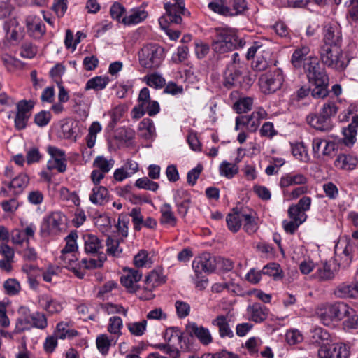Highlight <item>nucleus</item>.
Masks as SVG:
<instances>
[{"instance_id": "obj_1", "label": "nucleus", "mask_w": 358, "mask_h": 358, "mask_svg": "<svg viewBox=\"0 0 358 358\" xmlns=\"http://www.w3.org/2000/svg\"><path fill=\"white\" fill-rule=\"evenodd\" d=\"M308 81L313 87L311 96L315 99H324L329 94V78L325 68L317 57H309V62L304 64Z\"/></svg>"}, {"instance_id": "obj_2", "label": "nucleus", "mask_w": 358, "mask_h": 358, "mask_svg": "<svg viewBox=\"0 0 358 358\" xmlns=\"http://www.w3.org/2000/svg\"><path fill=\"white\" fill-rule=\"evenodd\" d=\"M245 42L238 38L236 32L228 27L215 28V36L212 42V49L217 59L228 57L226 55L236 48H243Z\"/></svg>"}, {"instance_id": "obj_3", "label": "nucleus", "mask_w": 358, "mask_h": 358, "mask_svg": "<svg viewBox=\"0 0 358 358\" xmlns=\"http://www.w3.org/2000/svg\"><path fill=\"white\" fill-rule=\"evenodd\" d=\"M320 59L324 66L342 71L349 63V59L343 52L341 46L322 45L320 50Z\"/></svg>"}, {"instance_id": "obj_4", "label": "nucleus", "mask_w": 358, "mask_h": 358, "mask_svg": "<svg viewBox=\"0 0 358 358\" xmlns=\"http://www.w3.org/2000/svg\"><path fill=\"white\" fill-rule=\"evenodd\" d=\"M165 58V50L157 43L144 45L138 52L140 65L147 69H158Z\"/></svg>"}, {"instance_id": "obj_5", "label": "nucleus", "mask_w": 358, "mask_h": 358, "mask_svg": "<svg viewBox=\"0 0 358 358\" xmlns=\"http://www.w3.org/2000/svg\"><path fill=\"white\" fill-rule=\"evenodd\" d=\"M284 81L283 72L275 64L271 66L268 71L261 75L259 79L260 88L266 94H273L280 90Z\"/></svg>"}, {"instance_id": "obj_6", "label": "nucleus", "mask_w": 358, "mask_h": 358, "mask_svg": "<svg viewBox=\"0 0 358 358\" xmlns=\"http://www.w3.org/2000/svg\"><path fill=\"white\" fill-rule=\"evenodd\" d=\"M65 216L60 212H52L49 215L43 217L40 227V234L42 237H46L51 234L60 231L64 224Z\"/></svg>"}, {"instance_id": "obj_7", "label": "nucleus", "mask_w": 358, "mask_h": 358, "mask_svg": "<svg viewBox=\"0 0 358 358\" xmlns=\"http://www.w3.org/2000/svg\"><path fill=\"white\" fill-rule=\"evenodd\" d=\"M266 113L264 110L254 111L248 115H239L236 117L235 130L238 131L241 127H245L250 132L257 130L260 121L266 117Z\"/></svg>"}, {"instance_id": "obj_8", "label": "nucleus", "mask_w": 358, "mask_h": 358, "mask_svg": "<svg viewBox=\"0 0 358 358\" xmlns=\"http://www.w3.org/2000/svg\"><path fill=\"white\" fill-rule=\"evenodd\" d=\"M319 358H349L350 348L342 343L321 346L317 352Z\"/></svg>"}, {"instance_id": "obj_9", "label": "nucleus", "mask_w": 358, "mask_h": 358, "mask_svg": "<svg viewBox=\"0 0 358 358\" xmlns=\"http://www.w3.org/2000/svg\"><path fill=\"white\" fill-rule=\"evenodd\" d=\"M194 273H212L216 270L215 257L209 252H203L192 262Z\"/></svg>"}, {"instance_id": "obj_10", "label": "nucleus", "mask_w": 358, "mask_h": 358, "mask_svg": "<svg viewBox=\"0 0 358 358\" xmlns=\"http://www.w3.org/2000/svg\"><path fill=\"white\" fill-rule=\"evenodd\" d=\"M166 15L159 19L160 25L166 24H179L182 22L181 15L185 14V8L184 6L175 5L171 3H164Z\"/></svg>"}, {"instance_id": "obj_11", "label": "nucleus", "mask_w": 358, "mask_h": 358, "mask_svg": "<svg viewBox=\"0 0 358 358\" xmlns=\"http://www.w3.org/2000/svg\"><path fill=\"white\" fill-rule=\"evenodd\" d=\"M173 201L177 213L182 218H185L192 203V196L189 191L178 189L173 194Z\"/></svg>"}, {"instance_id": "obj_12", "label": "nucleus", "mask_w": 358, "mask_h": 358, "mask_svg": "<svg viewBox=\"0 0 358 358\" xmlns=\"http://www.w3.org/2000/svg\"><path fill=\"white\" fill-rule=\"evenodd\" d=\"M124 274L120 278V282L129 293H136L140 290V286L135 283L139 282L143 274L135 268H124Z\"/></svg>"}, {"instance_id": "obj_13", "label": "nucleus", "mask_w": 358, "mask_h": 358, "mask_svg": "<svg viewBox=\"0 0 358 358\" xmlns=\"http://www.w3.org/2000/svg\"><path fill=\"white\" fill-rule=\"evenodd\" d=\"M84 251L87 255L96 256L103 252L104 244L97 236L86 234L83 235Z\"/></svg>"}, {"instance_id": "obj_14", "label": "nucleus", "mask_w": 358, "mask_h": 358, "mask_svg": "<svg viewBox=\"0 0 358 358\" xmlns=\"http://www.w3.org/2000/svg\"><path fill=\"white\" fill-rule=\"evenodd\" d=\"M186 331L191 336H194L199 342L203 345H208L213 341L212 336L208 328L203 326H199L195 322L188 323L186 324Z\"/></svg>"}, {"instance_id": "obj_15", "label": "nucleus", "mask_w": 358, "mask_h": 358, "mask_svg": "<svg viewBox=\"0 0 358 358\" xmlns=\"http://www.w3.org/2000/svg\"><path fill=\"white\" fill-rule=\"evenodd\" d=\"M306 121L310 127L318 131H329L333 128L331 119L326 117L320 112L318 114L308 115L306 117Z\"/></svg>"}, {"instance_id": "obj_16", "label": "nucleus", "mask_w": 358, "mask_h": 358, "mask_svg": "<svg viewBox=\"0 0 358 358\" xmlns=\"http://www.w3.org/2000/svg\"><path fill=\"white\" fill-rule=\"evenodd\" d=\"M355 282L342 283L334 290L335 295L338 298H358V271L355 275Z\"/></svg>"}, {"instance_id": "obj_17", "label": "nucleus", "mask_w": 358, "mask_h": 358, "mask_svg": "<svg viewBox=\"0 0 358 358\" xmlns=\"http://www.w3.org/2000/svg\"><path fill=\"white\" fill-rule=\"evenodd\" d=\"M241 71L234 66L227 64L223 73L222 85L230 90L241 84Z\"/></svg>"}, {"instance_id": "obj_18", "label": "nucleus", "mask_w": 358, "mask_h": 358, "mask_svg": "<svg viewBox=\"0 0 358 358\" xmlns=\"http://www.w3.org/2000/svg\"><path fill=\"white\" fill-rule=\"evenodd\" d=\"M328 313L335 321H341L350 313H352V308L344 302H335L328 306Z\"/></svg>"}, {"instance_id": "obj_19", "label": "nucleus", "mask_w": 358, "mask_h": 358, "mask_svg": "<svg viewBox=\"0 0 358 358\" xmlns=\"http://www.w3.org/2000/svg\"><path fill=\"white\" fill-rule=\"evenodd\" d=\"M358 164V158L350 154H340L334 161V166L341 170H354Z\"/></svg>"}, {"instance_id": "obj_20", "label": "nucleus", "mask_w": 358, "mask_h": 358, "mask_svg": "<svg viewBox=\"0 0 358 358\" xmlns=\"http://www.w3.org/2000/svg\"><path fill=\"white\" fill-rule=\"evenodd\" d=\"M161 217L159 223L162 225L175 227L178 223V218L175 215L170 203H164L160 207Z\"/></svg>"}, {"instance_id": "obj_21", "label": "nucleus", "mask_w": 358, "mask_h": 358, "mask_svg": "<svg viewBox=\"0 0 358 358\" xmlns=\"http://www.w3.org/2000/svg\"><path fill=\"white\" fill-rule=\"evenodd\" d=\"M307 182L308 178L304 174L289 173L280 178L279 185L281 188H286L296 185H304Z\"/></svg>"}, {"instance_id": "obj_22", "label": "nucleus", "mask_w": 358, "mask_h": 358, "mask_svg": "<svg viewBox=\"0 0 358 358\" xmlns=\"http://www.w3.org/2000/svg\"><path fill=\"white\" fill-rule=\"evenodd\" d=\"M29 182V178L26 173H20L15 177L11 182H3V184L7 185L8 187L13 190L15 196L20 194Z\"/></svg>"}, {"instance_id": "obj_23", "label": "nucleus", "mask_w": 358, "mask_h": 358, "mask_svg": "<svg viewBox=\"0 0 358 358\" xmlns=\"http://www.w3.org/2000/svg\"><path fill=\"white\" fill-rule=\"evenodd\" d=\"M324 44L328 46H341V33L336 26L327 27L324 34Z\"/></svg>"}, {"instance_id": "obj_24", "label": "nucleus", "mask_w": 358, "mask_h": 358, "mask_svg": "<svg viewBox=\"0 0 358 358\" xmlns=\"http://www.w3.org/2000/svg\"><path fill=\"white\" fill-rule=\"evenodd\" d=\"M150 101V96L149 89L148 87L142 88L138 97V105L135 106L132 110V113H134V118L140 119L145 114V106L147 102Z\"/></svg>"}, {"instance_id": "obj_25", "label": "nucleus", "mask_w": 358, "mask_h": 358, "mask_svg": "<svg viewBox=\"0 0 358 358\" xmlns=\"http://www.w3.org/2000/svg\"><path fill=\"white\" fill-rule=\"evenodd\" d=\"M244 208H238V207L232 209V213L227 215L226 222L228 229L234 232H237L241 227V221L243 220L242 214Z\"/></svg>"}, {"instance_id": "obj_26", "label": "nucleus", "mask_w": 358, "mask_h": 358, "mask_svg": "<svg viewBox=\"0 0 358 358\" xmlns=\"http://www.w3.org/2000/svg\"><path fill=\"white\" fill-rule=\"evenodd\" d=\"M90 201L95 205L103 206L108 201V190L103 186H94L90 195Z\"/></svg>"}, {"instance_id": "obj_27", "label": "nucleus", "mask_w": 358, "mask_h": 358, "mask_svg": "<svg viewBox=\"0 0 358 358\" xmlns=\"http://www.w3.org/2000/svg\"><path fill=\"white\" fill-rule=\"evenodd\" d=\"M212 324L218 328L219 335L221 338H232L234 333L230 328L229 322L225 315H220L212 321Z\"/></svg>"}, {"instance_id": "obj_28", "label": "nucleus", "mask_w": 358, "mask_h": 358, "mask_svg": "<svg viewBox=\"0 0 358 358\" xmlns=\"http://www.w3.org/2000/svg\"><path fill=\"white\" fill-rule=\"evenodd\" d=\"M310 51V48L307 45H301L294 50L291 58V62L294 68L299 69L302 66Z\"/></svg>"}, {"instance_id": "obj_29", "label": "nucleus", "mask_w": 358, "mask_h": 358, "mask_svg": "<svg viewBox=\"0 0 358 358\" xmlns=\"http://www.w3.org/2000/svg\"><path fill=\"white\" fill-rule=\"evenodd\" d=\"M166 281V276L164 275L162 268L154 269L150 271L145 277V284L149 285L151 288L165 283Z\"/></svg>"}, {"instance_id": "obj_30", "label": "nucleus", "mask_w": 358, "mask_h": 358, "mask_svg": "<svg viewBox=\"0 0 358 358\" xmlns=\"http://www.w3.org/2000/svg\"><path fill=\"white\" fill-rule=\"evenodd\" d=\"M330 335L327 330L322 327H315L310 332V341L313 344L326 345L325 342L329 340Z\"/></svg>"}, {"instance_id": "obj_31", "label": "nucleus", "mask_w": 358, "mask_h": 358, "mask_svg": "<svg viewBox=\"0 0 358 358\" xmlns=\"http://www.w3.org/2000/svg\"><path fill=\"white\" fill-rule=\"evenodd\" d=\"M69 324L67 322H60L57 324L55 334L59 339H71L79 334V332L73 329H69Z\"/></svg>"}, {"instance_id": "obj_32", "label": "nucleus", "mask_w": 358, "mask_h": 358, "mask_svg": "<svg viewBox=\"0 0 358 358\" xmlns=\"http://www.w3.org/2000/svg\"><path fill=\"white\" fill-rule=\"evenodd\" d=\"M97 256V259L90 258L87 259V258H83L81 262L79 263V266H83L85 269L91 270L101 268L103 266L104 262L106 260V255L105 253H101L100 255H96Z\"/></svg>"}, {"instance_id": "obj_33", "label": "nucleus", "mask_w": 358, "mask_h": 358, "mask_svg": "<svg viewBox=\"0 0 358 358\" xmlns=\"http://www.w3.org/2000/svg\"><path fill=\"white\" fill-rule=\"evenodd\" d=\"M248 310L250 313L251 320L256 323L262 322L267 317L266 309L260 303H253L248 307Z\"/></svg>"}, {"instance_id": "obj_34", "label": "nucleus", "mask_w": 358, "mask_h": 358, "mask_svg": "<svg viewBox=\"0 0 358 358\" xmlns=\"http://www.w3.org/2000/svg\"><path fill=\"white\" fill-rule=\"evenodd\" d=\"M242 218L244 222L243 229L248 234H255L259 229L258 218L252 215L251 213H247L245 209L242 214Z\"/></svg>"}, {"instance_id": "obj_35", "label": "nucleus", "mask_w": 358, "mask_h": 358, "mask_svg": "<svg viewBox=\"0 0 358 358\" xmlns=\"http://www.w3.org/2000/svg\"><path fill=\"white\" fill-rule=\"evenodd\" d=\"M110 81L108 76H95L87 80L85 85V90H94L100 91L106 88Z\"/></svg>"}, {"instance_id": "obj_36", "label": "nucleus", "mask_w": 358, "mask_h": 358, "mask_svg": "<svg viewBox=\"0 0 358 358\" xmlns=\"http://www.w3.org/2000/svg\"><path fill=\"white\" fill-rule=\"evenodd\" d=\"M208 6L212 11L220 15L229 17L231 15V7L227 5L226 0H213Z\"/></svg>"}, {"instance_id": "obj_37", "label": "nucleus", "mask_w": 358, "mask_h": 358, "mask_svg": "<svg viewBox=\"0 0 358 358\" xmlns=\"http://www.w3.org/2000/svg\"><path fill=\"white\" fill-rule=\"evenodd\" d=\"M336 270L331 268L328 262H324L318 266L315 275L320 280H329L334 278Z\"/></svg>"}, {"instance_id": "obj_38", "label": "nucleus", "mask_w": 358, "mask_h": 358, "mask_svg": "<svg viewBox=\"0 0 358 358\" xmlns=\"http://www.w3.org/2000/svg\"><path fill=\"white\" fill-rule=\"evenodd\" d=\"M263 275H266L273 278L275 280H281L283 278V271L278 263H269L264 266L262 270Z\"/></svg>"}, {"instance_id": "obj_39", "label": "nucleus", "mask_w": 358, "mask_h": 358, "mask_svg": "<svg viewBox=\"0 0 358 358\" xmlns=\"http://www.w3.org/2000/svg\"><path fill=\"white\" fill-rule=\"evenodd\" d=\"M115 161L113 159H107L105 157L97 156L93 162V167L105 173H108L113 167Z\"/></svg>"}, {"instance_id": "obj_40", "label": "nucleus", "mask_w": 358, "mask_h": 358, "mask_svg": "<svg viewBox=\"0 0 358 358\" xmlns=\"http://www.w3.org/2000/svg\"><path fill=\"white\" fill-rule=\"evenodd\" d=\"M113 339L110 338L107 334H100L96 338V345L99 352L106 356L108 354Z\"/></svg>"}, {"instance_id": "obj_41", "label": "nucleus", "mask_w": 358, "mask_h": 358, "mask_svg": "<svg viewBox=\"0 0 358 358\" xmlns=\"http://www.w3.org/2000/svg\"><path fill=\"white\" fill-rule=\"evenodd\" d=\"M220 174L231 179L238 173V166L235 164L223 161L219 166Z\"/></svg>"}, {"instance_id": "obj_42", "label": "nucleus", "mask_w": 358, "mask_h": 358, "mask_svg": "<svg viewBox=\"0 0 358 358\" xmlns=\"http://www.w3.org/2000/svg\"><path fill=\"white\" fill-rule=\"evenodd\" d=\"M78 234L76 231H71L70 234L65 238L66 241V245L62 250L61 254H70L74 253L78 250L76 239Z\"/></svg>"}, {"instance_id": "obj_43", "label": "nucleus", "mask_w": 358, "mask_h": 358, "mask_svg": "<svg viewBox=\"0 0 358 358\" xmlns=\"http://www.w3.org/2000/svg\"><path fill=\"white\" fill-rule=\"evenodd\" d=\"M147 85L155 89H160L165 86V79L157 73L148 74L143 78Z\"/></svg>"}, {"instance_id": "obj_44", "label": "nucleus", "mask_w": 358, "mask_h": 358, "mask_svg": "<svg viewBox=\"0 0 358 358\" xmlns=\"http://www.w3.org/2000/svg\"><path fill=\"white\" fill-rule=\"evenodd\" d=\"M253 99L250 97L240 98L233 105V109L238 114L245 113L251 110Z\"/></svg>"}, {"instance_id": "obj_45", "label": "nucleus", "mask_w": 358, "mask_h": 358, "mask_svg": "<svg viewBox=\"0 0 358 358\" xmlns=\"http://www.w3.org/2000/svg\"><path fill=\"white\" fill-rule=\"evenodd\" d=\"M147 17V12L145 10H136L132 14L124 16L122 19V23L124 25H131L140 23Z\"/></svg>"}, {"instance_id": "obj_46", "label": "nucleus", "mask_w": 358, "mask_h": 358, "mask_svg": "<svg viewBox=\"0 0 358 358\" xmlns=\"http://www.w3.org/2000/svg\"><path fill=\"white\" fill-rule=\"evenodd\" d=\"M292 153L296 159L301 162H307L309 160L307 149L303 143L292 144Z\"/></svg>"}, {"instance_id": "obj_47", "label": "nucleus", "mask_w": 358, "mask_h": 358, "mask_svg": "<svg viewBox=\"0 0 358 358\" xmlns=\"http://www.w3.org/2000/svg\"><path fill=\"white\" fill-rule=\"evenodd\" d=\"M343 142L346 146H352L356 141L357 129L353 124H350L343 129Z\"/></svg>"}, {"instance_id": "obj_48", "label": "nucleus", "mask_w": 358, "mask_h": 358, "mask_svg": "<svg viewBox=\"0 0 358 358\" xmlns=\"http://www.w3.org/2000/svg\"><path fill=\"white\" fill-rule=\"evenodd\" d=\"M127 326L131 335L141 336L146 330L147 321L143 320L141 322H129L127 324Z\"/></svg>"}, {"instance_id": "obj_49", "label": "nucleus", "mask_w": 358, "mask_h": 358, "mask_svg": "<svg viewBox=\"0 0 358 358\" xmlns=\"http://www.w3.org/2000/svg\"><path fill=\"white\" fill-rule=\"evenodd\" d=\"M181 331V329L178 327H169L166 329L163 337L166 342L174 345L176 341L179 342Z\"/></svg>"}, {"instance_id": "obj_50", "label": "nucleus", "mask_w": 358, "mask_h": 358, "mask_svg": "<svg viewBox=\"0 0 358 358\" xmlns=\"http://www.w3.org/2000/svg\"><path fill=\"white\" fill-rule=\"evenodd\" d=\"M135 186L139 189H143L152 192H157L159 187L157 182H154L148 177H143L136 180Z\"/></svg>"}, {"instance_id": "obj_51", "label": "nucleus", "mask_w": 358, "mask_h": 358, "mask_svg": "<svg viewBox=\"0 0 358 358\" xmlns=\"http://www.w3.org/2000/svg\"><path fill=\"white\" fill-rule=\"evenodd\" d=\"M155 348L169 355L171 358H180V352L174 345L166 342V343H158L155 345Z\"/></svg>"}, {"instance_id": "obj_52", "label": "nucleus", "mask_w": 358, "mask_h": 358, "mask_svg": "<svg viewBox=\"0 0 358 358\" xmlns=\"http://www.w3.org/2000/svg\"><path fill=\"white\" fill-rule=\"evenodd\" d=\"M345 5L349 7L346 17L349 22L358 21V0H348Z\"/></svg>"}, {"instance_id": "obj_53", "label": "nucleus", "mask_w": 358, "mask_h": 358, "mask_svg": "<svg viewBox=\"0 0 358 358\" xmlns=\"http://www.w3.org/2000/svg\"><path fill=\"white\" fill-rule=\"evenodd\" d=\"M31 326L33 327L44 329L48 326V321L45 314L40 312H35L30 315Z\"/></svg>"}, {"instance_id": "obj_54", "label": "nucleus", "mask_w": 358, "mask_h": 358, "mask_svg": "<svg viewBox=\"0 0 358 358\" xmlns=\"http://www.w3.org/2000/svg\"><path fill=\"white\" fill-rule=\"evenodd\" d=\"M288 216L291 220L297 221L299 224H303L307 219V215L303 210L291 205L287 210Z\"/></svg>"}, {"instance_id": "obj_55", "label": "nucleus", "mask_w": 358, "mask_h": 358, "mask_svg": "<svg viewBox=\"0 0 358 358\" xmlns=\"http://www.w3.org/2000/svg\"><path fill=\"white\" fill-rule=\"evenodd\" d=\"M66 158L50 159L47 162L48 170L56 169L59 173H64L66 170Z\"/></svg>"}, {"instance_id": "obj_56", "label": "nucleus", "mask_w": 358, "mask_h": 358, "mask_svg": "<svg viewBox=\"0 0 358 358\" xmlns=\"http://www.w3.org/2000/svg\"><path fill=\"white\" fill-rule=\"evenodd\" d=\"M194 337L195 336H191L186 330L185 332L181 331V336L178 342L181 350L188 352L191 350L194 342Z\"/></svg>"}, {"instance_id": "obj_57", "label": "nucleus", "mask_w": 358, "mask_h": 358, "mask_svg": "<svg viewBox=\"0 0 358 358\" xmlns=\"http://www.w3.org/2000/svg\"><path fill=\"white\" fill-rule=\"evenodd\" d=\"M60 197L62 200L71 201L75 206L80 204V199L76 192H70L67 187H62L59 189Z\"/></svg>"}, {"instance_id": "obj_58", "label": "nucleus", "mask_w": 358, "mask_h": 358, "mask_svg": "<svg viewBox=\"0 0 358 358\" xmlns=\"http://www.w3.org/2000/svg\"><path fill=\"white\" fill-rule=\"evenodd\" d=\"M21 49L20 55L23 58L32 59L38 52L37 47L30 42L23 43Z\"/></svg>"}, {"instance_id": "obj_59", "label": "nucleus", "mask_w": 358, "mask_h": 358, "mask_svg": "<svg viewBox=\"0 0 358 358\" xmlns=\"http://www.w3.org/2000/svg\"><path fill=\"white\" fill-rule=\"evenodd\" d=\"M129 216L132 218L134 229L135 231H139L142 228L143 222V216L141 214L140 208H134L129 213Z\"/></svg>"}, {"instance_id": "obj_60", "label": "nucleus", "mask_w": 358, "mask_h": 358, "mask_svg": "<svg viewBox=\"0 0 358 358\" xmlns=\"http://www.w3.org/2000/svg\"><path fill=\"white\" fill-rule=\"evenodd\" d=\"M3 287L7 294L13 296L19 293L20 285L19 282L14 278H9L3 283Z\"/></svg>"}, {"instance_id": "obj_61", "label": "nucleus", "mask_w": 358, "mask_h": 358, "mask_svg": "<svg viewBox=\"0 0 358 358\" xmlns=\"http://www.w3.org/2000/svg\"><path fill=\"white\" fill-rule=\"evenodd\" d=\"M229 17L242 14L248 9L246 0H232Z\"/></svg>"}, {"instance_id": "obj_62", "label": "nucleus", "mask_w": 358, "mask_h": 358, "mask_svg": "<svg viewBox=\"0 0 358 358\" xmlns=\"http://www.w3.org/2000/svg\"><path fill=\"white\" fill-rule=\"evenodd\" d=\"M122 327V320L118 316L110 317L108 331L113 334H120Z\"/></svg>"}, {"instance_id": "obj_63", "label": "nucleus", "mask_w": 358, "mask_h": 358, "mask_svg": "<svg viewBox=\"0 0 358 358\" xmlns=\"http://www.w3.org/2000/svg\"><path fill=\"white\" fill-rule=\"evenodd\" d=\"M52 115L50 112L41 110L34 116V123L40 127L46 126L50 121Z\"/></svg>"}, {"instance_id": "obj_64", "label": "nucleus", "mask_w": 358, "mask_h": 358, "mask_svg": "<svg viewBox=\"0 0 358 358\" xmlns=\"http://www.w3.org/2000/svg\"><path fill=\"white\" fill-rule=\"evenodd\" d=\"M345 317H347V319L343 323L345 329H358V315L353 308L352 313H350Z\"/></svg>"}]
</instances>
